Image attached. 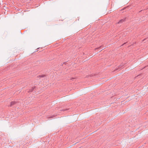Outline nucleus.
Segmentation results:
<instances>
[{
    "label": "nucleus",
    "mask_w": 148,
    "mask_h": 148,
    "mask_svg": "<svg viewBox=\"0 0 148 148\" xmlns=\"http://www.w3.org/2000/svg\"><path fill=\"white\" fill-rule=\"evenodd\" d=\"M103 49V47H102L101 46L100 47H99L98 48H96L95 49V50H97L99 49L98 51L99 52H100Z\"/></svg>",
    "instance_id": "nucleus-2"
},
{
    "label": "nucleus",
    "mask_w": 148,
    "mask_h": 148,
    "mask_svg": "<svg viewBox=\"0 0 148 148\" xmlns=\"http://www.w3.org/2000/svg\"><path fill=\"white\" fill-rule=\"evenodd\" d=\"M126 43H124V44L122 45H124V44H125Z\"/></svg>",
    "instance_id": "nucleus-9"
},
{
    "label": "nucleus",
    "mask_w": 148,
    "mask_h": 148,
    "mask_svg": "<svg viewBox=\"0 0 148 148\" xmlns=\"http://www.w3.org/2000/svg\"><path fill=\"white\" fill-rule=\"evenodd\" d=\"M45 76V75H39L38 76V77H43Z\"/></svg>",
    "instance_id": "nucleus-5"
},
{
    "label": "nucleus",
    "mask_w": 148,
    "mask_h": 148,
    "mask_svg": "<svg viewBox=\"0 0 148 148\" xmlns=\"http://www.w3.org/2000/svg\"><path fill=\"white\" fill-rule=\"evenodd\" d=\"M53 116H54L53 115L52 116H51L50 117H48V118H53Z\"/></svg>",
    "instance_id": "nucleus-7"
},
{
    "label": "nucleus",
    "mask_w": 148,
    "mask_h": 148,
    "mask_svg": "<svg viewBox=\"0 0 148 148\" xmlns=\"http://www.w3.org/2000/svg\"><path fill=\"white\" fill-rule=\"evenodd\" d=\"M125 19H122L120 20L119 22H118V24L122 23L123 22L125 21Z\"/></svg>",
    "instance_id": "nucleus-3"
},
{
    "label": "nucleus",
    "mask_w": 148,
    "mask_h": 148,
    "mask_svg": "<svg viewBox=\"0 0 148 148\" xmlns=\"http://www.w3.org/2000/svg\"><path fill=\"white\" fill-rule=\"evenodd\" d=\"M69 109H66L60 110V111H65L68 110Z\"/></svg>",
    "instance_id": "nucleus-6"
},
{
    "label": "nucleus",
    "mask_w": 148,
    "mask_h": 148,
    "mask_svg": "<svg viewBox=\"0 0 148 148\" xmlns=\"http://www.w3.org/2000/svg\"><path fill=\"white\" fill-rule=\"evenodd\" d=\"M17 103L16 101H12L10 103V106L11 107L13 106L14 105Z\"/></svg>",
    "instance_id": "nucleus-1"
},
{
    "label": "nucleus",
    "mask_w": 148,
    "mask_h": 148,
    "mask_svg": "<svg viewBox=\"0 0 148 148\" xmlns=\"http://www.w3.org/2000/svg\"><path fill=\"white\" fill-rule=\"evenodd\" d=\"M35 87L34 86L32 87V88L31 89H29V91H28V92H32L34 90L35 88Z\"/></svg>",
    "instance_id": "nucleus-4"
},
{
    "label": "nucleus",
    "mask_w": 148,
    "mask_h": 148,
    "mask_svg": "<svg viewBox=\"0 0 148 148\" xmlns=\"http://www.w3.org/2000/svg\"><path fill=\"white\" fill-rule=\"evenodd\" d=\"M121 69L120 68V67H119L118 69H117V70H120Z\"/></svg>",
    "instance_id": "nucleus-8"
}]
</instances>
